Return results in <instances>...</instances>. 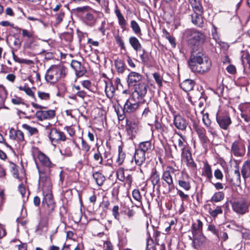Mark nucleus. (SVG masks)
<instances>
[{
	"label": "nucleus",
	"mask_w": 250,
	"mask_h": 250,
	"mask_svg": "<svg viewBox=\"0 0 250 250\" xmlns=\"http://www.w3.org/2000/svg\"><path fill=\"white\" fill-rule=\"evenodd\" d=\"M188 64L192 72L202 74L208 72L211 66V61L202 52L192 53Z\"/></svg>",
	"instance_id": "nucleus-1"
},
{
	"label": "nucleus",
	"mask_w": 250,
	"mask_h": 250,
	"mask_svg": "<svg viewBox=\"0 0 250 250\" xmlns=\"http://www.w3.org/2000/svg\"><path fill=\"white\" fill-rule=\"evenodd\" d=\"M35 157L38 158L41 164L40 166H37L39 173V183L41 182L42 184L45 182L51 181V168L54 166V164L52 163L49 157L41 151L37 152Z\"/></svg>",
	"instance_id": "nucleus-2"
},
{
	"label": "nucleus",
	"mask_w": 250,
	"mask_h": 250,
	"mask_svg": "<svg viewBox=\"0 0 250 250\" xmlns=\"http://www.w3.org/2000/svg\"><path fill=\"white\" fill-rule=\"evenodd\" d=\"M39 186L42 188L43 198L42 205L45 209L46 214L49 215L54 209L55 203L52 194V185L51 181L39 183Z\"/></svg>",
	"instance_id": "nucleus-3"
},
{
	"label": "nucleus",
	"mask_w": 250,
	"mask_h": 250,
	"mask_svg": "<svg viewBox=\"0 0 250 250\" xmlns=\"http://www.w3.org/2000/svg\"><path fill=\"white\" fill-rule=\"evenodd\" d=\"M66 68L62 64L52 65L47 70L45 79L52 83H55L66 75Z\"/></svg>",
	"instance_id": "nucleus-4"
},
{
	"label": "nucleus",
	"mask_w": 250,
	"mask_h": 250,
	"mask_svg": "<svg viewBox=\"0 0 250 250\" xmlns=\"http://www.w3.org/2000/svg\"><path fill=\"white\" fill-rule=\"evenodd\" d=\"M184 37L191 45H199L205 41V35L195 29H187L185 31Z\"/></svg>",
	"instance_id": "nucleus-5"
},
{
	"label": "nucleus",
	"mask_w": 250,
	"mask_h": 250,
	"mask_svg": "<svg viewBox=\"0 0 250 250\" xmlns=\"http://www.w3.org/2000/svg\"><path fill=\"white\" fill-rule=\"evenodd\" d=\"M232 210L237 214L243 215L249 212L250 207V198H241L231 203Z\"/></svg>",
	"instance_id": "nucleus-6"
},
{
	"label": "nucleus",
	"mask_w": 250,
	"mask_h": 250,
	"mask_svg": "<svg viewBox=\"0 0 250 250\" xmlns=\"http://www.w3.org/2000/svg\"><path fill=\"white\" fill-rule=\"evenodd\" d=\"M177 172H179L178 170L170 166L167 167L163 172L162 178L168 185L169 190H172L174 188L172 174H176Z\"/></svg>",
	"instance_id": "nucleus-7"
},
{
	"label": "nucleus",
	"mask_w": 250,
	"mask_h": 250,
	"mask_svg": "<svg viewBox=\"0 0 250 250\" xmlns=\"http://www.w3.org/2000/svg\"><path fill=\"white\" fill-rule=\"evenodd\" d=\"M125 131L128 137L130 139H133L139 130L138 124L131 119H127L126 120V125L125 126Z\"/></svg>",
	"instance_id": "nucleus-8"
},
{
	"label": "nucleus",
	"mask_w": 250,
	"mask_h": 250,
	"mask_svg": "<svg viewBox=\"0 0 250 250\" xmlns=\"http://www.w3.org/2000/svg\"><path fill=\"white\" fill-rule=\"evenodd\" d=\"M232 153L236 157H242L245 153V146L243 141L239 139L234 141L231 145Z\"/></svg>",
	"instance_id": "nucleus-9"
},
{
	"label": "nucleus",
	"mask_w": 250,
	"mask_h": 250,
	"mask_svg": "<svg viewBox=\"0 0 250 250\" xmlns=\"http://www.w3.org/2000/svg\"><path fill=\"white\" fill-rule=\"evenodd\" d=\"M139 100L135 99L134 96H132L125 102L124 112L126 113H133L136 111L139 108Z\"/></svg>",
	"instance_id": "nucleus-10"
},
{
	"label": "nucleus",
	"mask_w": 250,
	"mask_h": 250,
	"mask_svg": "<svg viewBox=\"0 0 250 250\" xmlns=\"http://www.w3.org/2000/svg\"><path fill=\"white\" fill-rule=\"evenodd\" d=\"M48 137L52 143L64 141L66 140L64 133L56 128H52L50 130Z\"/></svg>",
	"instance_id": "nucleus-11"
},
{
	"label": "nucleus",
	"mask_w": 250,
	"mask_h": 250,
	"mask_svg": "<svg viewBox=\"0 0 250 250\" xmlns=\"http://www.w3.org/2000/svg\"><path fill=\"white\" fill-rule=\"evenodd\" d=\"M189 238L192 241V246L196 249H198L204 245L207 239L202 233L199 232L192 234V236H189Z\"/></svg>",
	"instance_id": "nucleus-12"
},
{
	"label": "nucleus",
	"mask_w": 250,
	"mask_h": 250,
	"mask_svg": "<svg viewBox=\"0 0 250 250\" xmlns=\"http://www.w3.org/2000/svg\"><path fill=\"white\" fill-rule=\"evenodd\" d=\"M135 90L132 94L134 97L139 100V98L142 99L145 97L147 93L148 85L144 83H140L135 85Z\"/></svg>",
	"instance_id": "nucleus-13"
},
{
	"label": "nucleus",
	"mask_w": 250,
	"mask_h": 250,
	"mask_svg": "<svg viewBox=\"0 0 250 250\" xmlns=\"http://www.w3.org/2000/svg\"><path fill=\"white\" fill-rule=\"evenodd\" d=\"M55 114V110H39L36 113V117L39 121L52 119Z\"/></svg>",
	"instance_id": "nucleus-14"
},
{
	"label": "nucleus",
	"mask_w": 250,
	"mask_h": 250,
	"mask_svg": "<svg viewBox=\"0 0 250 250\" xmlns=\"http://www.w3.org/2000/svg\"><path fill=\"white\" fill-rule=\"evenodd\" d=\"M216 121L220 127L227 130L231 123L230 117L228 115H219L217 114Z\"/></svg>",
	"instance_id": "nucleus-15"
},
{
	"label": "nucleus",
	"mask_w": 250,
	"mask_h": 250,
	"mask_svg": "<svg viewBox=\"0 0 250 250\" xmlns=\"http://www.w3.org/2000/svg\"><path fill=\"white\" fill-rule=\"evenodd\" d=\"M71 66L75 70L76 75L78 77H81L86 73L84 67L82 65L80 62L73 60L71 62Z\"/></svg>",
	"instance_id": "nucleus-16"
},
{
	"label": "nucleus",
	"mask_w": 250,
	"mask_h": 250,
	"mask_svg": "<svg viewBox=\"0 0 250 250\" xmlns=\"http://www.w3.org/2000/svg\"><path fill=\"white\" fill-rule=\"evenodd\" d=\"M142 78V76L139 73L132 71L127 76V82L130 86H135L137 83L139 82Z\"/></svg>",
	"instance_id": "nucleus-17"
},
{
	"label": "nucleus",
	"mask_w": 250,
	"mask_h": 250,
	"mask_svg": "<svg viewBox=\"0 0 250 250\" xmlns=\"http://www.w3.org/2000/svg\"><path fill=\"white\" fill-rule=\"evenodd\" d=\"M9 137L10 139L19 143H23L25 141L23 133L20 130L11 128L9 131Z\"/></svg>",
	"instance_id": "nucleus-18"
},
{
	"label": "nucleus",
	"mask_w": 250,
	"mask_h": 250,
	"mask_svg": "<svg viewBox=\"0 0 250 250\" xmlns=\"http://www.w3.org/2000/svg\"><path fill=\"white\" fill-rule=\"evenodd\" d=\"M193 127L196 131L201 141L203 143H206L208 138L206 135V130L203 127L199 126L195 121H193Z\"/></svg>",
	"instance_id": "nucleus-19"
},
{
	"label": "nucleus",
	"mask_w": 250,
	"mask_h": 250,
	"mask_svg": "<svg viewBox=\"0 0 250 250\" xmlns=\"http://www.w3.org/2000/svg\"><path fill=\"white\" fill-rule=\"evenodd\" d=\"M173 123L177 129L182 130H185L188 125L186 119L179 115L174 116Z\"/></svg>",
	"instance_id": "nucleus-20"
},
{
	"label": "nucleus",
	"mask_w": 250,
	"mask_h": 250,
	"mask_svg": "<svg viewBox=\"0 0 250 250\" xmlns=\"http://www.w3.org/2000/svg\"><path fill=\"white\" fill-rule=\"evenodd\" d=\"M135 164L138 166H141L145 163L146 159V155L141 151L136 149L133 158Z\"/></svg>",
	"instance_id": "nucleus-21"
},
{
	"label": "nucleus",
	"mask_w": 250,
	"mask_h": 250,
	"mask_svg": "<svg viewBox=\"0 0 250 250\" xmlns=\"http://www.w3.org/2000/svg\"><path fill=\"white\" fill-rule=\"evenodd\" d=\"M182 161L185 162L189 167L194 168L196 165L192 158L191 153L188 152H182Z\"/></svg>",
	"instance_id": "nucleus-22"
},
{
	"label": "nucleus",
	"mask_w": 250,
	"mask_h": 250,
	"mask_svg": "<svg viewBox=\"0 0 250 250\" xmlns=\"http://www.w3.org/2000/svg\"><path fill=\"white\" fill-rule=\"evenodd\" d=\"M153 149V146L151 142L149 141L143 142L140 143L139 147L137 149L144 152L145 154H148Z\"/></svg>",
	"instance_id": "nucleus-23"
},
{
	"label": "nucleus",
	"mask_w": 250,
	"mask_h": 250,
	"mask_svg": "<svg viewBox=\"0 0 250 250\" xmlns=\"http://www.w3.org/2000/svg\"><path fill=\"white\" fill-rule=\"evenodd\" d=\"M241 173L245 182L246 179L250 177V161L248 160L244 162L241 169Z\"/></svg>",
	"instance_id": "nucleus-24"
},
{
	"label": "nucleus",
	"mask_w": 250,
	"mask_h": 250,
	"mask_svg": "<svg viewBox=\"0 0 250 250\" xmlns=\"http://www.w3.org/2000/svg\"><path fill=\"white\" fill-rule=\"evenodd\" d=\"M177 135L179 136L177 138L176 136L173 137L174 140L175 142L177 144L178 147L182 151V152L184 151V149L186 146L187 144V142L186 141V138L185 136H183L181 133H177Z\"/></svg>",
	"instance_id": "nucleus-25"
},
{
	"label": "nucleus",
	"mask_w": 250,
	"mask_h": 250,
	"mask_svg": "<svg viewBox=\"0 0 250 250\" xmlns=\"http://www.w3.org/2000/svg\"><path fill=\"white\" fill-rule=\"evenodd\" d=\"M105 92L107 97L110 99L113 98L115 91V88L109 81L105 82Z\"/></svg>",
	"instance_id": "nucleus-26"
},
{
	"label": "nucleus",
	"mask_w": 250,
	"mask_h": 250,
	"mask_svg": "<svg viewBox=\"0 0 250 250\" xmlns=\"http://www.w3.org/2000/svg\"><path fill=\"white\" fill-rule=\"evenodd\" d=\"M194 12L203 13V8L200 0H188Z\"/></svg>",
	"instance_id": "nucleus-27"
},
{
	"label": "nucleus",
	"mask_w": 250,
	"mask_h": 250,
	"mask_svg": "<svg viewBox=\"0 0 250 250\" xmlns=\"http://www.w3.org/2000/svg\"><path fill=\"white\" fill-rule=\"evenodd\" d=\"M194 85L193 81L190 79H187L180 84L181 88L186 92L189 91L192 89Z\"/></svg>",
	"instance_id": "nucleus-28"
},
{
	"label": "nucleus",
	"mask_w": 250,
	"mask_h": 250,
	"mask_svg": "<svg viewBox=\"0 0 250 250\" xmlns=\"http://www.w3.org/2000/svg\"><path fill=\"white\" fill-rule=\"evenodd\" d=\"M202 14L194 12V14L191 16L192 23L199 27H202L203 24V20L201 16Z\"/></svg>",
	"instance_id": "nucleus-29"
},
{
	"label": "nucleus",
	"mask_w": 250,
	"mask_h": 250,
	"mask_svg": "<svg viewBox=\"0 0 250 250\" xmlns=\"http://www.w3.org/2000/svg\"><path fill=\"white\" fill-rule=\"evenodd\" d=\"M235 167L233 185L236 187H240L241 183L240 172L238 165H236Z\"/></svg>",
	"instance_id": "nucleus-30"
},
{
	"label": "nucleus",
	"mask_w": 250,
	"mask_h": 250,
	"mask_svg": "<svg viewBox=\"0 0 250 250\" xmlns=\"http://www.w3.org/2000/svg\"><path fill=\"white\" fill-rule=\"evenodd\" d=\"M203 223L200 220H197L196 222L193 223L191 227V231L192 234H198V232L202 233Z\"/></svg>",
	"instance_id": "nucleus-31"
},
{
	"label": "nucleus",
	"mask_w": 250,
	"mask_h": 250,
	"mask_svg": "<svg viewBox=\"0 0 250 250\" xmlns=\"http://www.w3.org/2000/svg\"><path fill=\"white\" fill-rule=\"evenodd\" d=\"M115 13L118 18L119 24L123 29L125 30L126 27V22L124 17L118 8L115 10Z\"/></svg>",
	"instance_id": "nucleus-32"
},
{
	"label": "nucleus",
	"mask_w": 250,
	"mask_h": 250,
	"mask_svg": "<svg viewBox=\"0 0 250 250\" xmlns=\"http://www.w3.org/2000/svg\"><path fill=\"white\" fill-rule=\"evenodd\" d=\"M129 42L132 47L136 51L140 50L142 45L138 39L135 37H131L129 39Z\"/></svg>",
	"instance_id": "nucleus-33"
},
{
	"label": "nucleus",
	"mask_w": 250,
	"mask_h": 250,
	"mask_svg": "<svg viewBox=\"0 0 250 250\" xmlns=\"http://www.w3.org/2000/svg\"><path fill=\"white\" fill-rule=\"evenodd\" d=\"M114 63L117 72L119 73H123L125 70L124 61L121 59H117L115 60Z\"/></svg>",
	"instance_id": "nucleus-34"
},
{
	"label": "nucleus",
	"mask_w": 250,
	"mask_h": 250,
	"mask_svg": "<svg viewBox=\"0 0 250 250\" xmlns=\"http://www.w3.org/2000/svg\"><path fill=\"white\" fill-rule=\"evenodd\" d=\"M150 179L152 184L153 186V188H154L156 185L159 183L160 176L155 169L152 170Z\"/></svg>",
	"instance_id": "nucleus-35"
},
{
	"label": "nucleus",
	"mask_w": 250,
	"mask_h": 250,
	"mask_svg": "<svg viewBox=\"0 0 250 250\" xmlns=\"http://www.w3.org/2000/svg\"><path fill=\"white\" fill-rule=\"evenodd\" d=\"M138 51L140 52L139 56L142 63L144 64H147L149 59L148 53L145 49H140V50H139Z\"/></svg>",
	"instance_id": "nucleus-36"
},
{
	"label": "nucleus",
	"mask_w": 250,
	"mask_h": 250,
	"mask_svg": "<svg viewBox=\"0 0 250 250\" xmlns=\"http://www.w3.org/2000/svg\"><path fill=\"white\" fill-rule=\"evenodd\" d=\"M203 175L209 180L212 178L211 167L207 163H205L204 165Z\"/></svg>",
	"instance_id": "nucleus-37"
},
{
	"label": "nucleus",
	"mask_w": 250,
	"mask_h": 250,
	"mask_svg": "<svg viewBox=\"0 0 250 250\" xmlns=\"http://www.w3.org/2000/svg\"><path fill=\"white\" fill-rule=\"evenodd\" d=\"M93 177L99 186H101L105 180V177L102 173L98 172L94 173Z\"/></svg>",
	"instance_id": "nucleus-38"
},
{
	"label": "nucleus",
	"mask_w": 250,
	"mask_h": 250,
	"mask_svg": "<svg viewBox=\"0 0 250 250\" xmlns=\"http://www.w3.org/2000/svg\"><path fill=\"white\" fill-rule=\"evenodd\" d=\"M245 107L246 108V111L242 112L241 116L245 122L249 123L250 122V103L246 104Z\"/></svg>",
	"instance_id": "nucleus-39"
},
{
	"label": "nucleus",
	"mask_w": 250,
	"mask_h": 250,
	"mask_svg": "<svg viewBox=\"0 0 250 250\" xmlns=\"http://www.w3.org/2000/svg\"><path fill=\"white\" fill-rule=\"evenodd\" d=\"M7 97V92L4 86L0 85V109L1 108Z\"/></svg>",
	"instance_id": "nucleus-40"
},
{
	"label": "nucleus",
	"mask_w": 250,
	"mask_h": 250,
	"mask_svg": "<svg viewBox=\"0 0 250 250\" xmlns=\"http://www.w3.org/2000/svg\"><path fill=\"white\" fill-rule=\"evenodd\" d=\"M18 88L20 90L24 91L28 96L34 98L36 100L34 92L31 88L26 86H20L18 87Z\"/></svg>",
	"instance_id": "nucleus-41"
},
{
	"label": "nucleus",
	"mask_w": 250,
	"mask_h": 250,
	"mask_svg": "<svg viewBox=\"0 0 250 250\" xmlns=\"http://www.w3.org/2000/svg\"><path fill=\"white\" fill-rule=\"evenodd\" d=\"M118 156L116 160V162L119 165H122L125 158V154L122 151V148L121 146L118 148Z\"/></svg>",
	"instance_id": "nucleus-42"
},
{
	"label": "nucleus",
	"mask_w": 250,
	"mask_h": 250,
	"mask_svg": "<svg viewBox=\"0 0 250 250\" xmlns=\"http://www.w3.org/2000/svg\"><path fill=\"white\" fill-rule=\"evenodd\" d=\"M224 193L223 192H217L215 193L211 198V202H218L224 198Z\"/></svg>",
	"instance_id": "nucleus-43"
},
{
	"label": "nucleus",
	"mask_w": 250,
	"mask_h": 250,
	"mask_svg": "<svg viewBox=\"0 0 250 250\" xmlns=\"http://www.w3.org/2000/svg\"><path fill=\"white\" fill-rule=\"evenodd\" d=\"M22 127L25 130H27L30 135H35L38 134V130L37 128L32 127L27 124H23L22 125Z\"/></svg>",
	"instance_id": "nucleus-44"
},
{
	"label": "nucleus",
	"mask_w": 250,
	"mask_h": 250,
	"mask_svg": "<svg viewBox=\"0 0 250 250\" xmlns=\"http://www.w3.org/2000/svg\"><path fill=\"white\" fill-rule=\"evenodd\" d=\"M130 26L132 30L136 35H142L141 28L138 23L135 21L132 20L131 21Z\"/></svg>",
	"instance_id": "nucleus-45"
},
{
	"label": "nucleus",
	"mask_w": 250,
	"mask_h": 250,
	"mask_svg": "<svg viewBox=\"0 0 250 250\" xmlns=\"http://www.w3.org/2000/svg\"><path fill=\"white\" fill-rule=\"evenodd\" d=\"M222 213L223 210L220 206H217L214 209H211L210 208L209 210V213L213 217H215L218 214H221Z\"/></svg>",
	"instance_id": "nucleus-46"
},
{
	"label": "nucleus",
	"mask_w": 250,
	"mask_h": 250,
	"mask_svg": "<svg viewBox=\"0 0 250 250\" xmlns=\"http://www.w3.org/2000/svg\"><path fill=\"white\" fill-rule=\"evenodd\" d=\"M179 186L186 191H188L191 188L189 182L184 181L183 180H180L178 181Z\"/></svg>",
	"instance_id": "nucleus-47"
},
{
	"label": "nucleus",
	"mask_w": 250,
	"mask_h": 250,
	"mask_svg": "<svg viewBox=\"0 0 250 250\" xmlns=\"http://www.w3.org/2000/svg\"><path fill=\"white\" fill-rule=\"evenodd\" d=\"M117 178L122 182L125 181V176L124 168L120 167L116 172Z\"/></svg>",
	"instance_id": "nucleus-48"
},
{
	"label": "nucleus",
	"mask_w": 250,
	"mask_h": 250,
	"mask_svg": "<svg viewBox=\"0 0 250 250\" xmlns=\"http://www.w3.org/2000/svg\"><path fill=\"white\" fill-rule=\"evenodd\" d=\"M81 141V150L85 153H87L90 149V146L82 138Z\"/></svg>",
	"instance_id": "nucleus-49"
},
{
	"label": "nucleus",
	"mask_w": 250,
	"mask_h": 250,
	"mask_svg": "<svg viewBox=\"0 0 250 250\" xmlns=\"http://www.w3.org/2000/svg\"><path fill=\"white\" fill-rule=\"evenodd\" d=\"M153 78L159 87L163 85V78L158 73H154L153 74Z\"/></svg>",
	"instance_id": "nucleus-50"
},
{
	"label": "nucleus",
	"mask_w": 250,
	"mask_h": 250,
	"mask_svg": "<svg viewBox=\"0 0 250 250\" xmlns=\"http://www.w3.org/2000/svg\"><path fill=\"white\" fill-rule=\"evenodd\" d=\"M93 157L94 160L97 162L98 164L100 165H102L103 164V157L99 152L98 148L97 149V152L94 154Z\"/></svg>",
	"instance_id": "nucleus-51"
},
{
	"label": "nucleus",
	"mask_w": 250,
	"mask_h": 250,
	"mask_svg": "<svg viewBox=\"0 0 250 250\" xmlns=\"http://www.w3.org/2000/svg\"><path fill=\"white\" fill-rule=\"evenodd\" d=\"M39 98L42 100L47 101L50 98V94L48 93L39 91L38 92Z\"/></svg>",
	"instance_id": "nucleus-52"
},
{
	"label": "nucleus",
	"mask_w": 250,
	"mask_h": 250,
	"mask_svg": "<svg viewBox=\"0 0 250 250\" xmlns=\"http://www.w3.org/2000/svg\"><path fill=\"white\" fill-rule=\"evenodd\" d=\"M22 35L23 37H26L28 38H32L34 36V32L32 30H28L25 29H21Z\"/></svg>",
	"instance_id": "nucleus-53"
},
{
	"label": "nucleus",
	"mask_w": 250,
	"mask_h": 250,
	"mask_svg": "<svg viewBox=\"0 0 250 250\" xmlns=\"http://www.w3.org/2000/svg\"><path fill=\"white\" fill-rule=\"evenodd\" d=\"M119 207L118 206H114L112 208V215L114 218L119 220L120 218V214L119 212Z\"/></svg>",
	"instance_id": "nucleus-54"
},
{
	"label": "nucleus",
	"mask_w": 250,
	"mask_h": 250,
	"mask_svg": "<svg viewBox=\"0 0 250 250\" xmlns=\"http://www.w3.org/2000/svg\"><path fill=\"white\" fill-rule=\"evenodd\" d=\"M208 229L215 235L217 238H219V230L217 229L214 225H209Z\"/></svg>",
	"instance_id": "nucleus-55"
},
{
	"label": "nucleus",
	"mask_w": 250,
	"mask_h": 250,
	"mask_svg": "<svg viewBox=\"0 0 250 250\" xmlns=\"http://www.w3.org/2000/svg\"><path fill=\"white\" fill-rule=\"evenodd\" d=\"M132 196L135 200L138 202L141 201L142 197L140 194V192L138 189H134V190H133Z\"/></svg>",
	"instance_id": "nucleus-56"
},
{
	"label": "nucleus",
	"mask_w": 250,
	"mask_h": 250,
	"mask_svg": "<svg viewBox=\"0 0 250 250\" xmlns=\"http://www.w3.org/2000/svg\"><path fill=\"white\" fill-rule=\"evenodd\" d=\"M202 121L205 125L208 126L210 125L211 121L209 119L208 113L204 114L202 117Z\"/></svg>",
	"instance_id": "nucleus-57"
},
{
	"label": "nucleus",
	"mask_w": 250,
	"mask_h": 250,
	"mask_svg": "<svg viewBox=\"0 0 250 250\" xmlns=\"http://www.w3.org/2000/svg\"><path fill=\"white\" fill-rule=\"evenodd\" d=\"M86 21L90 22V24H94L96 22V19L94 16L91 13H87L85 17Z\"/></svg>",
	"instance_id": "nucleus-58"
},
{
	"label": "nucleus",
	"mask_w": 250,
	"mask_h": 250,
	"mask_svg": "<svg viewBox=\"0 0 250 250\" xmlns=\"http://www.w3.org/2000/svg\"><path fill=\"white\" fill-rule=\"evenodd\" d=\"M218 238L221 239L223 241H226L228 239L227 233L225 231H222L221 228L219 229V238Z\"/></svg>",
	"instance_id": "nucleus-59"
},
{
	"label": "nucleus",
	"mask_w": 250,
	"mask_h": 250,
	"mask_svg": "<svg viewBox=\"0 0 250 250\" xmlns=\"http://www.w3.org/2000/svg\"><path fill=\"white\" fill-rule=\"evenodd\" d=\"M6 200V196L4 189L0 188V206H2Z\"/></svg>",
	"instance_id": "nucleus-60"
},
{
	"label": "nucleus",
	"mask_w": 250,
	"mask_h": 250,
	"mask_svg": "<svg viewBox=\"0 0 250 250\" xmlns=\"http://www.w3.org/2000/svg\"><path fill=\"white\" fill-rule=\"evenodd\" d=\"M214 177L218 180H222L223 178V174L219 169H217L214 172Z\"/></svg>",
	"instance_id": "nucleus-61"
},
{
	"label": "nucleus",
	"mask_w": 250,
	"mask_h": 250,
	"mask_svg": "<svg viewBox=\"0 0 250 250\" xmlns=\"http://www.w3.org/2000/svg\"><path fill=\"white\" fill-rule=\"evenodd\" d=\"M113 246L110 242L106 241L104 242L103 245L104 250H113Z\"/></svg>",
	"instance_id": "nucleus-62"
},
{
	"label": "nucleus",
	"mask_w": 250,
	"mask_h": 250,
	"mask_svg": "<svg viewBox=\"0 0 250 250\" xmlns=\"http://www.w3.org/2000/svg\"><path fill=\"white\" fill-rule=\"evenodd\" d=\"M64 13L63 12L61 11L56 15V19L57 23H61L64 18Z\"/></svg>",
	"instance_id": "nucleus-63"
},
{
	"label": "nucleus",
	"mask_w": 250,
	"mask_h": 250,
	"mask_svg": "<svg viewBox=\"0 0 250 250\" xmlns=\"http://www.w3.org/2000/svg\"><path fill=\"white\" fill-rule=\"evenodd\" d=\"M116 41L117 43L121 47L122 49H125L124 42L123 40H122L121 37H120L119 36H117L116 37Z\"/></svg>",
	"instance_id": "nucleus-64"
}]
</instances>
